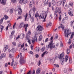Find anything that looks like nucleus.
I'll list each match as a JSON object with an SVG mask.
<instances>
[{
    "mask_svg": "<svg viewBox=\"0 0 74 74\" xmlns=\"http://www.w3.org/2000/svg\"><path fill=\"white\" fill-rule=\"evenodd\" d=\"M58 12L60 15L62 14V9L61 8L57 7L56 8L55 12L54 13V15H56V16L55 18L56 20L58 19V15L57 14V12Z\"/></svg>",
    "mask_w": 74,
    "mask_h": 74,
    "instance_id": "nucleus-1",
    "label": "nucleus"
},
{
    "mask_svg": "<svg viewBox=\"0 0 74 74\" xmlns=\"http://www.w3.org/2000/svg\"><path fill=\"white\" fill-rule=\"evenodd\" d=\"M71 26L72 27L74 30V21H72L70 22Z\"/></svg>",
    "mask_w": 74,
    "mask_h": 74,
    "instance_id": "nucleus-17",
    "label": "nucleus"
},
{
    "mask_svg": "<svg viewBox=\"0 0 74 74\" xmlns=\"http://www.w3.org/2000/svg\"><path fill=\"white\" fill-rule=\"evenodd\" d=\"M9 10V9H8V8H6L5 9V12H8Z\"/></svg>",
    "mask_w": 74,
    "mask_h": 74,
    "instance_id": "nucleus-50",
    "label": "nucleus"
},
{
    "mask_svg": "<svg viewBox=\"0 0 74 74\" xmlns=\"http://www.w3.org/2000/svg\"><path fill=\"white\" fill-rule=\"evenodd\" d=\"M14 49L13 48L10 51V53H14Z\"/></svg>",
    "mask_w": 74,
    "mask_h": 74,
    "instance_id": "nucleus-24",
    "label": "nucleus"
},
{
    "mask_svg": "<svg viewBox=\"0 0 74 74\" xmlns=\"http://www.w3.org/2000/svg\"><path fill=\"white\" fill-rule=\"evenodd\" d=\"M26 71V69L25 68H24L23 69H22L21 70V71Z\"/></svg>",
    "mask_w": 74,
    "mask_h": 74,
    "instance_id": "nucleus-59",
    "label": "nucleus"
},
{
    "mask_svg": "<svg viewBox=\"0 0 74 74\" xmlns=\"http://www.w3.org/2000/svg\"><path fill=\"white\" fill-rule=\"evenodd\" d=\"M74 32H72V34L71 36V38H73V36H74Z\"/></svg>",
    "mask_w": 74,
    "mask_h": 74,
    "instance_id": "nucleus-41",
    "label": "nucleus"
},
{
    "mask_svg": "<svg viewBox=\"0 0 74 74\" xmlns=\"http://www.w3.org/2000/svg\"><path fill=\"white\" fill-rule=\"evenodd\" d=\"M71 33V31L70 29H67L66 33V29H64V35L66 37H69V36Z\"/></svg>",
    "mask_w": 74,
    "mask_h": 74,
    "instance_id": "nucleus-3",
    "label": "nucleus"
},
{
    "mask_svg": "<svg viewBox=\"0 0 74 74\" xmlns=\"http://www.w3.org/2000/svg\"><path fill=\"white\" fill-rule=\"evenodd\" d=\"M18 15H21L22 14V10L21 7H19L18 8Z\"/></svg>",
    "mask_w": 74,
    "mask_h": 74,
    "instance_id": "nucleus-10",
    "label": "nucleus"
},
{
    "mask_svg": "<svg viewBox=\"0 0 74 74\" xmlns=\"http://www.w3.org/2000/svg\"><path fill=\"white\" fill-rule=\"evenodd\" d=\"M42 39V35H41L39 36V41H41V40Z\"/></svg>",
    "mask_w": 74,
    "mask_h": 74,
    "instance_id": "nucleus-28",
    "label": "nucleus"
},
{
    "mask_svg": "<svg viewBox=\"0 0 74 74\" xmlns=\"http://www.w3.org/2000/svg\"><path fill=\"white\" fill-rule=\"evenodd\" d=\"M8 48V45H5V47L3 49V51H4V52H6V51H7V49Z\"/></svg>",
    "mask_w": 74,
    "mask_h": 74,
    "instance_id": "nucleus-14",
    "label": "nucleus"
},
{
    "mask_svg": "<svg viewBox=\"0 0 74 74\" xmlns=\"http://www.w3.org/2000/svg\"><path fill=\"white\" fill-rule=\"evenodd\" d=\"M27 0H23V3L24 4H26L27 3Z\"/></svg>",
    "mask_w": 74,
    "mask_h": 74,
    "instance_id": "nucleus-42",
    "label": "nucleus"
},
{
    "mask_svg": "<svg viewBox=\"0 0 74 74\" xmlns=\"http://www.w3.org/2000/svg\"><path fill=\"white\" fill-rule=\"evenodd\" d=\"M52 25V23L50 22L49 23H47V27H48V26H51V25Z\"/></svg>",
    "mask_w": 74,
    "mask_h": 74,
    "instance_id": "nucleus-32",
    "label": "nucleus"
},
{
    "mask_svg": "<svg viewBox=\"0 0 74 74\" xmlns=\"http://www.w3.org/2000/svg\"><path fill=\"white\" fill-rule=\"evenodd\" d=\"M3 18H2L0 21V23L1 24L3 23Z\"/></svg>",
    "mask_w": 74,
    "mask_h": 74,
    "instance_id": "nucleus-49",
    "label": "nucleus"
},
{
    "mask_svg": "<svg viewBox=\"0 0 74 74\" xmlns=\"http://www.w3.org/2000/svg\"><path fill=\"white\" fill-rule=\"evenodd\" d=\"M41 51H42V52H43V51H45V48L43 47L41 49Z\"/></svg>",
    "mask_w": 74,
    "mask_h": 74,
    "instance_id": "nucleus-53",
    "label": "nucleus"
},
{
    "mask_svg": "<svg viewBox=\"0 0 74 74\" xmlns=\"http://www.w3.org/2000/svg\"><path fill=\"white\" fill-rule=\"evenodd\" d=\"M36 29L38 32H41L43 30L44 28L42 27V26L40 25H38L36 28Z\"/></svg>",
    "mask_w": 74,
    "mask_h": 74,
    "instance_id": "nucleus-7",
    "label": "nucleus"
},
{
    "mask_svg": "<svg viewBox=\"0 0 74 74\" xmlns=\"http://www.w3.org/2000/svg\"><path fill=\"white\" fill-rule=\"evenodd\" d=\"M52 4L53 5H56V3L55 0H52Z\"/></svg>",
    "mask_w": 74,
    "mask_h": 74,
    "instance_id": "nucleus-22",
    "label": "nucleus"
},
{
    "mask_svg": "<svg viewBox=\"0 0 74 74\" xmlns=\"http://www.w3.org/2000/svg\"><path fill=\"white\" fill-rule=\"evenodd\" d=\"M34 4V3L33 2V1L30 2V3H29V7L30 8H32V4Z\"/></svg>",
    "mask_w": 74,
    "mask_h": 74,
    "instance_id": "nucleus-26",
    "label": "nucleus"
},
{
    "mask_svg": "<svg viewBox=\"0 0 74 74\" xmlns=\"http://www.w3.org/2000/svg\"><path fill=\"white\" fill-rule=\"evenodd\" d=\"M23 0H20L19 1V3L21 4L22 3H23Z\"/></svg>",
    "mask_w": 74,
    "mask_h": 74,
    "instance_id": "nucleus-56",
    "label": "nucleus"
},
{
    "mask_svg": "<svg viewBox=\"0 0 74 74\" xmlns=\"http://www.w3.org/2000/svg\"><path fill=\"white\" fill-rule=\"evenodd\" d=\"M35 74V71L34 70V69L33 71L32 74Z\"/></svg>",
    "mask_w": 74,
    "mask_h": 74,
    "instance_id": "nucleus-64",
    "label": "nucleus"
},
{
    "mask_svg": "<svg viewBox=\"0 0 74 74\" xmlns=\"http://www.w3.org/2000/svg\"><path fill=\"white\" fill-rule=\"evenodd\" d=\"M64 57V53L63 52H62V53L59 56V59L61 60H64L65 59L63 58Z\"/></svg>",
    "mask_w": 74,
    "mask_h": 74,
    "instance_id": "nucleus-8",
    "label": "nucleus"
},
{
    "mask_svg": "<svg viewBox=\"0 0 74 74\" xmlns=\"http://www.w3.org/2000/svg\"><path fill=\"white\" fill-rule=\"evenodd\" d=\"M52 14H51L49 16H50V18H51V19H52Z\"/></svg>",
    "mask_w": 74,
    "mask_h": 74,
    "instance_id": "nucleus-60",
    "label": "nucleus"
},
{
    "mask_svg": "<svg viewBox=\"0 0 74 74\" xmlns=\"http://www.w3.org/2000/svg\"><path fill=\"white\" fill-rule=\"evenodd\" d=\"M53 36H51L50 38V40H51V42L49 45L48 47L49 48H51V49L52 47V42H53Z\"/></svg>",
    "mask_w": 74,
    "mask_h": 74,
    "instance_id": "nucleus-6",
    "label": "nucleus"
},
{
    "mask_svg": "<svg viewBox=\"0 0 74 74\" xmlns=\"http://www.w3.org/2000/svg\"><path fill=\"white\" fill-rule=\"evenodd\" d=\"M61 25H62L61 28L62 30H64V26H63V25H62V24Z\"/></svg>",
    "mask_w": 74,
    "mask_h": 74,
    "instance_id": "nucleus-55",
    "label": "nucleus"
},
{
    "mask_svg": "<svg viewBox=\"0 0 74 74\" xmlns=\"http://www.w3.org/2000/svg\"><path fill=\"white\" fill-rule=\"evenodd\" d=\"M20 55H21V56H20V60L19 62L21 64H24L25 62V60H24L23 58L22 57V53H20Z\"/></svg>",
    "mask_w": 74,
    "mask_h": 74,
    "instance_id": "nucleus-5",
    "label": "nucleus"
},
{
    "mask_svg": "<svg viewBox=\"0 0 74 74\" xmlns=\"http://www.w3.org/2000/svg\"><path fill=\"white\" fill-rule=\"evenodd\" d=\"M63 6H64V3H66V0H63Z\"/></svg>",
    "mask_w": 74,
    "mask_h": 74,
    "instance_id": "nucleus-43",
    "label": "nucleus"
},
{
    "mask_svg": "<svg viewBox=\"0 0 74 74\" xmlns=\"http://www.w3.org/2000/svg\"><path fill=\"white\" fill-rule=\"evenodd\" d=\"M35 51L36 52H37L38 53V52H39V51H40V48H35Z\"/></svg>",
    "mask_w": 74,
    "mask_h": 74,
    "instance_id": "nucleus-19",
    "label": "nucleus"
},
{
    "mask_svg": "<svg viewBox=\"0 0 74 74\" xmlns=\"http://www.w3.org/2000/svg\"><path fill=\"white\" fill-rule=\"evenodd\" d=\"M47 53V51H45L42 55V57H44V55H45V53Z\"/></svg>",
    "mask_w": 74,
    "mask_h": 74,
    "instance_id": "nucleus-36",
    "label": "nucleus"
},
{
    "mask_svg": "<svg viewBox=\"0 0 74 74\" xmlns=\"http://www.w3.org/2000/svg\"><path fill=\"white\" fill-rule=\"evenodd\" d=\"M29 16L30 18H31V22L32 23H33L34 22V18L33 17H31V15L30 14H29Z\"/></svg>",
    "mask_w": 74,
    "mask_h": 74,
    "instance_id": "nucleus-16",
    "label": "nucleus"
},
{
    "mask_svg": "<svg viewBox=\"0 0 74 74\" xmlns=\"http://www.w3.org/2000/svg\"><path fill=\"white\" fill-rule=\"evenodd\" d=\"M69 59V58L68 57V56H66L65 57V58L64 60H62V62L61 63V64L62 65L63 64V62H66L67 60Z\"/></svg>",
    "mask_w": 74,
    "mask_h": 74,
    "instance_id": "nucleus-11",
    "label": "nucleus"
},
{
    "mask_svg": "<svg viewBox=\"0 0 74 74\" xmlns=\"http://www.w3.org/2000/svg\"><path fill=\"white\" fill-rule=\"evenodd\" d=\"M3 19L5 20L7 19H8V16L7 15H5L3 17Z\"/></svg>",
    "mask_w": 74,
    "mask_h": 74,
    "instance_id": "nucleus-37",
    "label": "nucleus"
},
{
    "mask_svg": "<svg viewBox=\"0 0 74 74\" xmlns=\"http://www.w3.org/2000/svg\"><path fill=\"white\" fill-rule=\"evenodd\" d=\"M28 25L24 24V23L22 22L20 24V25L19 26V27L20 28H22V27H24L25 28V31L26 33L27 32V27H28Z\"/></svg>",
    "mask_w": 74,
    "mask_h": 74,
    "instance_id": "nucleus-4",
    "label": "nucleus"
},
{
    "mask_svg": "<svg viewBox=\"0 0 74 74\" xmlns=\"http://www.w3.org/2000/svg\"><path fill=\"white\" fill-rule=\"evenodd\" d=\"M68 14L71 16H74V13L73 11V10L72 9H70V10L68 12Z\"/></svg>",
    "mask_w": 74,
    "mask_h": 74,
    "instance_id": "nucleus-9",
    "label": "nucleus"
},
{
    "mask_svg": "<svg viewBox=\"0 0 74 74\" xmlns=\"http://www.w3.org/2000/svg\"><path fill=\"white\" fill-rule=\"evenodd\" d=\"M54 65L55 66H56V67H59V65L58 64H55Z\"/></svg>",
    "mask_w": 74,
    "mask_h": 74,
    "instance_id": "nucleus-58",
    "label": "nucleus"
},
{
    "mask_svg": "<svg viewBox=\"0 0 74 74\" xmlns=\"http://www.w3.org/2000/svg\"><path fill=\"white\" fill-rule=\"evenodd\" d=\"M15 25H16V23H15L13 25V29H14L15 28Z\"/></svg>",
    "mask_w": 74,
    "mask_h": 74,
    "instance_id": "nucleus-62",
    "label": "nucleus"
},
{
    "mask_svg": "<svg viewBox=\"0 0 74 74\" xmlns=\"http://www.w3.org/2000/svg\"><path fill=\"white\" fill-rule=\"evenodd\" d=\"M11 2H12V3H15V1H16V0H11Z\"/></svg>",
    "mask_w": 74,
    "mask_h": 74,
    "instance_id": "nucleus-61",
    "label": "nucleus"
},
{
    "mask_svg": "<svg viewBox=\"0 0 74 74\" xmlns=\"http://www.w3.org/2000/svg\"><path fill=\"white\" fill-rule=\"evenodd\" d=\"M0 3L3 5H5L6 4V1L4 0H0Z\"/></svg>",
    "mask_w": 74,
    "mask_h": 74,
    "instance_id": "nucleus-13",
    "label": "nucleus"
},
{
    "mask_svg": "<svg viewBox=\"0 0 74 74\" xmlns=\"http://www.w3.org/2000/svg\"><path fill=\"white\" fill-rule=\"evenodd\" d=\"M11 23H9L8 26V27H11Z\"/></svg>",
    "mask_w": 74,
    "mask_h": 74,
    "instance_id": "nucleus-63",
    "label": "nucleus"
},
{
    "mask_svg": "<svg viewBox=\"0 0 74 74\" xmlns=\"http://www.w3.org/2000/svg\"><path fill=\"white\" fill-rule=\"evenodd\" d=\"M14 64V59H12V62L11 64V66H13Z\"/></svg>",
    "mask_w": 74,
    "mask_h": 74,
    "instance_id": "nucleus-30",
    "label": "nucleus"
},
{
    "mask_svg": "<svg viewBox=\"0 0 74 74\" xmlns=\"http://www.w3.org/2000/svg\"><path fill=\"white\" fill-rule=\"evenodd\" d=\"M13 10L11 9L10 11V14H11L12 13V12H13Z\"/></svg>",
    "mask_w": 74,
    "mask_h": 74,
    "instance_id": "nucleus-45",
    "label": "nucleus"
},
{
    "mask_svg": "<svg viewBox=\"0 0 74 74\" xmlns=\"http://www.w3.org/2000/svg\"><path fill=\"white\" fill-rule=\"evenodd\" d=\"M12 53H10L9 54V57L10 58H13V54H12Z\"/></svg>",
    "mask_w": 74,
    "mask_h": 74,
    "instance_id": "nucleus-34",
    "label": "nucleus"
},
{
    "mask_svg": "<svg viewBox=\"0 0 74 74\" xmlns=\"http://www.w3.org/2000/svg\"><path fill=\"white\" fill-rule=\"evenodd\" d=\"M17 64H18V63L16 62L14 66L13 69H15V68L16 67V65H17Z\"/></svg>",
    "mask_w": 74,
    "mask_h": 74,
    "instance_id": "nucleus-35",
    "label": "nucleus"
},
{
    "mask_svg": "<svg viewBox=\"0 0 74 74\" xmlns=\"http://www.w3.org/2000/svg\"><path fill=\"white\" fill-rule=\"evenodd\" d=\"M66 52L68 54H69V53H70V49H67L66 50Z\"/></svg>",
    "mask_w": 74,
    "mask_h": 74,
    "instance_id": "nucleus-38",
    "label": "nucleus"
},
{
    "mask_svg": "<svg viewBox=\"0 0 74 74\" xmlns=\"http://www.w3.org/2000/svg\"><path fill=\"white\" fill-rule=\"evenodd\" d=\"M4 26H2V25H0V29H1V33L2 32V31L3 30V29H4Z\"/></svg>",
    "mask_w": 74,
    "mask_h": 74,
    "instance_id": "nucleus-23",
    "label": "nucleus"
},
{
    "mask_svg": "<svg viewBox=\"0 0 74 74\" xmlns=\"http://www.w3.org/2000/svg\"><path fill=\"white\" fill-rule=\"evenodd\" d=\"M62 1H58L57 3V5L58 6L62 4Z\"/></svg>",
    "mask_w": 74,
    "mask_h": 74,
    "instance_id": "nucleus-25",
    "label": "nucleus"
},
{
    "mask_svg": "<svg viewBox=\"0 0 74 74\" xmlns=\"http://www.w3.org/2000/svg\"><path fill=\"white\" fill-rule=\"evenodd\" d=\"M71 40L70 39H69L68 42L69 44H71Z\"/></svg>",
    "mask_w": 74,
    "mask_h": 74,
    "instance_id": "nucleus-48",
    "label": "nucleus"
},
{
    "mask_svg": "<svg viewBox=\"0 0 74 74\" xmlns=\"http://www.w3.org/2000/svg\"><path fill=\"white\" fill-rule=\"evenodd\" d=\"M67 19H68V16H66L64 18V20H67Z\"/></svg>",
    "mask_w": 74,
    "mask_h": 74,
    "instance_id": "nucleus-52",
    "label": "nucleus"
},
{
    "mask_svg": "<svg viewBox=\"0 0 74 74\" xmlns=\"http://www.w3.org/2000/svg\"><path fill=\"white\" fill-rule=\"evenodd\" d=\"M12 44H13L14 46H16V42H13Z\"/></svg>",
    "mask_w": 74,
    "mask_h": 74,
    "instance_id": "nucleus-47",
    "label": "nucleus"
},
{
    "mask_svg": "<svg viewBox=\"0 0 74 74\" xmlns=\"http://www.w3.org/2000/svg\"><path fill=\"white\" fill-rule=\"evenodd\" d=\"M38 16H39V15L38 13L36 14L35 17H38Z\"/></svg>",
    "mask_w": 74,
    "mask_h": 74,
    "instance_id": "nucleus-51",
    "label": "nucleus"
},
{
    "mask_svg": "<svg viewBox=\"0 0 74 74\" xmlns=\"http://www.w3.org/2000/svg\"><path fill=\"white\" fill-rule=\"evenodd\" d=\"M40 71H41L40 70V69H37L36 74H40Z\"/></svg>",
    "mask_w": 74,
    "mask_h": 74,
    "instance_id": "nucleus-20",
    "label": "nucleus"
},
{
    "mask_svg": "<svg viewBox=\"0 0 74 74\" xmlns=\"http://www.w3.org/2000/svg\"><path fill=\"white\" fill-rule=\"evenodd\" d=\"M24 17L25 18V21H26V19H27V13L24 16Z\"/></svg>",
    "mask_w": 74,
    "mask_h": 74,
    "instance_id": "nucleus-33",
    "label": "nucleus"
},
{
    "mask_svg": "<svg viewBox=\"0 0 74 74\" xmlns=\"http://www.w3.org/2000/svg\"><path fill=\"white\" fill-rule=\"evenodd\" d=\"M64 73H67V69H64Z\"/></svg>",
    "mask_w": 74,
    "mask_h": 74,
    "instance_id": "nucleus-54",
    "label": "nucleus"
},
{
    "mask_svg": "<svg viewBox=\"0 0 74 74\" xmlns=\"http://www.w3.org/2000/svg\"><path fill=\"white\" fill-rule=\"evenodd\" d=\"M29 35H31V31L30 30L28 31V33L26 34V37H30Z\"/></svg>",
    "mask_w": 74,
    "mask_h": 74,
    "instance_id": "nucleus-15",
    "label": "nucleus"
},
{
    "mask_svg": "<svg viewBox=\"0 0 74 74\" xmlns=\"http://www.w3.org/2000/svg\"><path fill=\"white\" fill-rule=\"evenodd\" d=\"M32 73V71H29L27 74H31Z\"/></svg>",
    "mask_w": 74,
    "mask_h": 74,
    "instance_id": "nucleus-57",
    "label": "nucleus"
},
{
    "mask_svg": "<svg viewBox=\"0 0 74 74\" xmlns=\"http://www.w3.org/2000/svg\"><path fill=\"white\" fill-rule=\"evenodd\" d=\"M73 5V3H69V6H72Z\"/></svg>",
    "mask_w": 74,
    "mask_h": 74,
    "instance_id": "nucleus-44",
    "label": "nucleus"
},
{
    "mask_svg": "<svg viewBox=\"0 0 74 74\" xmlns=\"http://www.w3.org/2000/svg\"><path fill=\"white\" fill-rule=\"evenodd\" d=\"M54 38L55 39V40H56L57 38H58V34H56Z\"/></svg>",
    "mask_w": 74,
    "mask_h": 74,
    "instance_id": "nucleus-39",
    "label": "nucleus"
},
{
    "mask_svg": "<svg viewBox=\"0 0 74 74\" xmlns=\"http://www.w3.org/2000/svg\"><path fill=\"white\" fill-rule=\"evenodd\" d=\"M37 41V38L36 37H34L32 38V42L33 44L34 43L35 41Z\"/></svg>",
    "mask_w": 74,
    "mask_h": 74,
    "instance_id": "nucleus-12",
    "label": "nucleus"
},
{
    "mask_svg": "<svg viewBox=\"0 0 74 74\" xmlns=\"http://www.w3.org/2000/svg\"><path fill=\"white\" fill-rule=\"evenodd\" d=\"M35 12L36 11V8L35 7H34L33 9H31L30 11L29 12Z\"/></svg>",
    "mask_w": 74,
    "mask_h": 74,
    "instance_id": "nucleus-21",
    "label": "nucleus"
},
{
    "mask_svg": "<svg viewBox=\"0 0 74 74\" xmlns=\"http://www.w3.org/2000/svg\"><path fill=\"white\" fill-rule=\"evenodd\" d=\"M27 40H28V42L29 43V44L30 45L32 43V42H31V40L29 39V38H28L27 39Z\"/></svg>",
    "mask_w": 74,
    "mask_h": 74,
    "instance_id": "nucleus-29",
    "label": "nucleus"
},
{
    "mask_svg": "<svg viewBox=\"0 0 74 74\" xmlns=\"http://www.w3.org/2000/svg\"><path fill=\"white\" fill-rule=\"evenodd\" d=\"M46 0H43V2L44 3V5H47L48 3V1H46Z\"/></svg>",
    "mask_w": 74,
    "mask_h": 74,
    "instance_id": "nucleus-18",
    "label": "nucleus"
},
{
    "mask_svg": "<svg viewBox=\"0 0 74 74\" xmlns=\"http://www.w3.org/2000/svg\"><path fill=\"white\" fill-rule=\"evenodd\" d=\"M14 32H15V31H13L12 32L11 36H10L11 38H12V36H13V35H14Z\"/></svg>",
    "mask_w": 74,
    "mask_h": 74,
    "instance_id": "nucleus-31",
    "label": "nucleus"
},
{
    "mask_svg": "<svg viewBox=\"0 0 74 74\" xmlns=\"http://www.w3.org/2000/svg\"><path fill=\"white\" fill-rule=\"evenodd\" d=\"M22 17L21 16H18L17 18V21H18V19H22Z\"/></svg>",
    "mask_w": 74,
    "mask_h": 74,
    "instance_id": "nucleus-40",
    "label": "nucleus"
},
{
    "mask_svg": "<svg viewBox=\"0 0 74 74\" xmlns=\"http://www.w3.org/2000/svg\"><path fill=\"white\" fill-rule=\"evenodd\" d=\"M1 56H2L3 58H5V57L6 56V54L5 53H3L1 54Z\"/></svg>",
    "mask_w": 74,
    "mask_h": 74,
    "instance_id": "nucleus-27",
    "label": "nucleus"
},
{
    "mask_svg": "<svg viewBox=\"0 0 74 74\" xmlns=\"http://www.w3.org/2000/svg\"><path fill=\"white\" fill-rule=\"evenodd\" d=\"M69 62L70 63H72V61H71V58H69Z\"/></svg>",
    "mask_w": 74,
    "mask_h": 74,
    "instance_id": "nucleus-46",
    "label": "nucleus"
},
{
    "mask_svg": "<svg viewBox=\"0 0 74 74\" xmlns=\"http://www.w3.org/2000/svg\"><path fill=\"white\" fill-rule=\"evenodd\" d=\"M43 14H41L40 16H39V18H42V19H44L43 21L45 22V19L47 16V14H48V12L47 11H43Z\"/></svg>",
    "mask_w": 74,
    "mask_h": 74,
    "instance_id": "nucleus-2",
    "label": "nucleus"
}]
</instances>
